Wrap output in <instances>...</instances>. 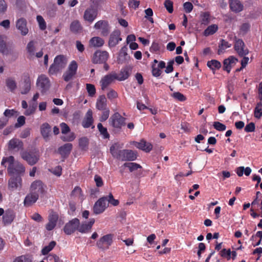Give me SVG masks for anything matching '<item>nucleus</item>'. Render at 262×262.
<instances>
[{
  "label": "nucleus",
  "mask_w": 262,
  "mask_h": 262,
  "mask_svg": "<svg viewBox=\"0 0 262 262\" xmlns=\"http://www.w3.org/2000/svg\"><path fill=\"white\" fill-rule=\"evenodd\" d=\"M97 128L100 135L102 136L103 139H109L110 135L107 132V129L106 127H103L101 123H99L97 124Z\"/></svg>",
  "instance_id": "a18cd8bd"
},
{
  "label": "nucleus",
  "mask_w": 262,
  "mask_h": 262,
  "mask_svg": "<svg viewBox=\"0 0 262 262\" xmlns=\"http://www.w3.org/2000/svg\"><path fill=\"white\" fill-rule=\"evenodd\" d=\"M89 144V140L86 137L81 138L79 140V146L82 149H84L87 147Z\"/></svg>",
  "instance_id": "864d4df0"
},
{
  "label": "nucleus",
  "mask_w": 262,
  "mask_h": 262,
  "mask_svg": "<svg viewBox=\"0 0 262 262\" xmlns=\"http://www.w3.org/2000/svg\"><path fill=\"white\" fill-rule=\"evenodd\" d=\"M21 156L30 165L35 164L39 160V155L31 152H23Z\"/></svg>",
  "instance_id": "dca6fc26"
},
{
  "label": "nucleus",
  "mask_w": 262,
  "mask_h": 262,
  "mask_svg": "<svg viewBox=\"0 0 262 262\" xmlns=\"http://www.w3.org/2000/svg\"><path fill=\"white\" fill-rule=\"evenodd\" d=\"M36 84L41 90V92L43 93L48 90L50 88V80L46 75H41L37 78Z\"/></svg>",
  "instance_id": "ddd939ff"
},
{
  "label": "nucleus",
  "mask_w": 262,
  "mask_h": 262,
  "mask_svg": "<svg viewBox=\"0 0 262 262\" xmlns=\"http://www.w3.org/2000/svg\"><path fill=\"white\" fill-rule=\"evenodd\" d=\"M252 171L251 169L249 167L244 168V166H240L237 168L236 172L238 176L242 177L244 172L246 176H249Z\"/></svg>",
  "instance_id": "ea45409f"
},
{
  "label": "nucleus",
  "mask_w": 262,
  "mask_h": 262,
  "mask_svg": "<svg viewBox=\"0 0 262 262\" xmlns=\"http://www.w3.org/2000/svg\"><path fill=\"white\" fill-rule=\"evenodd\" d=\"M95 219H91L89 222H79V226L78 228V231L81 233H88L91 231L92 226L95 223Z\"/></svg>",
  "instance_id": "a211bd4d"
},
{
  "label": "nucleus",
  "mask_w": 262,
  "mask_h": 262,
  "mask_svg": "<svg viewBox=\"0 0 262 262\" xmlns=\"http://www.w3.org/2000/svg\"><path fill=\"white\" fill-rule=\"evenodd\" d=\"M172 96L176 99L180 101H184L186 99L185 96L180 92L173 93L172 95Z\"/></svg>",
  "instance_id": "bf43d9fd"
},
{
  "label": "nucleus",
  "mask_w": 262,
  "mask_h": 262,
  "mask_svg": "<svg viewBox=\"0 0 262 262\" xmlns=\"http://www.w3.org/2000/svg\"><path fill=\"white\" fill-rule=\"evenodd\" d=\"M51 130V126L48 123H43L40 127L41 134L46 141L49 140Z\"/></svg>",
  "instance_id": "c756f323"
},
{
  "label": "nucleus",
  "mask_w": 262,
  "mask_h": 262,
  "mask_svg": "<svg viewBox=\"0 0 262 262\" xmlns=\"http://www.w3.org/2000/svg\"><path fill=\"white\" fill-rule=\"evenodd\" d=\"M62 69L57 66L55 63L52 64L49 68V72L50 74L53 75L59 72Z\"/></svg>",
  "instance_id": "5fc2aeb1"
},
{
  "label": "nucleus",
  "mask_w": 262,
  "mask_h": 262,
  "mask_svg": "<svg viewBox=\"0 0 262 262\" xmlns=\"http://www.w3.org/2000/svg\"><path fill=\"white\" fill-rule=\"evenodd\" d=\"M117 74L115 72H112L103 77L100 82L101 89L104 90L108 86L112 83L115 80H117Z\"/></svg>",
  "instance_id": "4468645a"
},
{
  "label": "nucleus",
  "mask_w": 262,
  "mask_h": 262,
  "mask_svg": "<svg viewBox=\"0 0 262 262\" xmlns=\"http://www.w3.org/2000/svg\"><path fill=\"white\" fill-rule=\"evenodd\" d=\"M94 28L96 30H101V35L107 36L110 32V26L106 20H99L94 25Z\"/></svg>",
  "instance_id": "9d476101"
},
{
  "label": "nucleus",
  "mask_w": 262,
  "mask_h": 262,
  "mask_svg": "<svg viewBox=\"0 0 262 262\" xmlns=\"http://www.w3.org/2000/svg\"><path fill=\"white\" fill-rule=\"evenodd\" d=\"M130 71V69L128 67H125L122 68L119 75H117V80L119 81H123L126 80L129 76V71Z\"/></svg>",
  "instance_id": "72a5a7b5"
},
{
  "label": "nucleus",
  "mask_w": 262,
  "mask_h": 262,
  "mask_svg": "<svg viewBox=\"0 0 262 262\" xmlns=\"http://www.w3.org/2000/svg\"><path fill=\"white\" fill-rule=\"evenodd\" d=\"M5 38V36L0 35V53L4 55H8L11 53L12 47L6 43Z\"/></svg>",
  "instance_id": "412c9836"
},
{
  "label": "nucleus",
  "mask_w": 262,
  "mask_h": 262,
  "mask_svg": "<svg viewBox=\"0 0 262 262\" xmlns=\"http://www.w3.org/2000/svg\"><path fill=\"white\" fill-rule=\"evenodd\" d=\"M110 150L114 158L122 161H133L137 158L136 151L130 149H118L117 143L112 145Z\"/></svg>",
  "instance_id": "f257e3e1"
},
{
  "label": "nucleus",
  "mask_w": 262,
  "mask_h": 262,
  "mask_svg": "<svg viewBox=\"0 0 262 262\" xmlns=\"http://www.w3.org/2000/svg\"><path fill=\"white\" fill-rule=\"evenodd\" d=\"M231 251L230 249H223L221 250L220 255L223 258H226L228 260L231 259Z\"/></svg>",
  "instance_id": "8fccbe9b"
},
{
  "label": "nucleus",
  "mask_w": 262,
  "mask_h": 262,
  "mask_svg": "<svg viewBox=\"0 0 262 262\" xmlns=\"http://www.w3.org/2000/svg\"><path fill=\"white\" fill-rule=\"evenodd\" d=\"M6 85L11 92H13L17 88L16 82L13 78L6 79Z\"/></svg>",
  "instance_id": "c03bdc74"
},
{
  "label": "nucleus",
  "mask_w": 262,
  "mask_h": 262,
  "mask_svg": "<svg viewBox=\"0 0 262 262\" xmlns=\"http://www.w3.org/2000/svg\"><path fill=\"white\" fill-rule=\"evenodd\" d=\"M23 80L20 93L21 94H26L30 91L31 85V79L28 73L23 74Z\"/></svg>",
  "instance_id": "f3484780"
},
{
  "label": "nucleus",
  "mask_w": 262,
  "mask_h": 262,
  "mask_svg": "<svg viewBox=\"0 0 262 262\" xmlns=\"http://www.w3.org/2000/svg\"><path fill=\"white\" fill-rule=\"evenodd\" d=\"M16 26L17 29L20 31L22 35H26L28 33L27 21L25 18H21L18 19L16 21Z\"/></svg>",
  "instance_id": "bb28decb"
},
{
  "label": "nucleus",
  "mask_w": 262,
  "mask_h": 262,
  "mask_svg": "<svg viewBox=\"0 0 262 262\" xmlns=\"http://www.w3.org/2000/svg\"><path fill=\"white\" fill-rule=\"evenodd\" d=\"M8 163V166L7 171L8 173L11 176H23L25 171V167L22 164L18 161H15L14 158L11 156L8 157H4L2 159L1 164L4 167H6L5 165Z\"/></svg>",
  "instance_id": "f03ea898"
},
{
  "label": "nucleus",
  "mask_w": 262,
  "mask_h": 262,
  "mask_svg": "<svg viewBox=\"0 0 262 262\" xmlns=\"http://www.w3.org/2000/svg\"><path fill=\"white\" fill-rule=\"evenodd\" d=\"M255 125L253 122H250L246 125L244 129L247 133L253 132L255 130Z\"/></svg>",
  "instance_id": "0e129e2a"
},
{
  "label": "nucleus",
  "mask_w": 262,
  "mask_h": 262,
  "mask_svg": "<svg viewBox=\"0 0 262 262\" xmlns=\"http://www.w3.org/2000/svg\"><path fill=\"white\" fill-rule=\"evenodd\" d=\"M46 259L48 260L52 261L54 260V262H63L62 260L61 259L59 256L56 255V254H49L47 257Z\"/></svg>",
  "instance_id": "e2e57ef3"
},
{
  "label": "nucleus",
  "mask_w": 262,
  "mask_h": 262,
  "mask_svg": "<svg viewBox=\"0 0 262 262\" xmlns=\"http://www.w3.org/2000/svg\"><path fill=\"white\" fill-rule=\"evenodd\" d=\"M235 41L234 46V49L237 54L240 57L246 56L249 53V50L246 47L245 44L241 39H237L235 37Z\"/></svg>",
  "instance_id": "1a4fd4ad"
},
{
  "label": "nucleus",
  "mask_w": 262,
  "mask_h": 262,
  "mask_svg": "<svg viewBox=\"0 0 262 262\" xmlns=\"http://www.w3.org/2000/svg\"><path fill=\"white\" fill-rule=\"evenodd\" d=\"M67 62L66 57L63 55H59L55 57L54 63L57 65L59 67L63 69L65 67Z\"/></svg>",
  "instance_id": "f704fd0d"
},
{
  "label": "nucleus",
  "mask_w": 262,
  "mask_h": 262,
  "mask_svg": "<svg viewBox=\"0 0 262 262\" xmlns=\"http://www.w3.org/2000/svg\"><path fill=\"white\" fill-rule=\"evenodd\" d=\"M213 126L215 129L220 132L224 131L226 128V126L225 124L219 121L214 122Z\"/></svg>",
  "instance_id": "603ef678"
},
{
  "label": "nucleus",
  "mask_w": 262,
  "mask_h": 262,
  "mask_svg": "<svg viewBox=\"0 0 262 262\" xmlns=\"http://www.w3.org/2000/svg\"><path fill=\"white\" fill-rule=\"evenodd\" d=\"M162 73V71L158 67H156L154 64L152 66V74L155 77H159Z\"/></svg>",
  "instance_id": "69168bd1"
},
{
  "label": "nucleus",
  "mask_w": 262,
  "mask_h": 262,
  "mask_svg": "<svg viewBox=\"0 0 262 262\" xmlns=\"http://www.w3.org/2000/svg\"><path fill=\"white\" fill-rule=\"evenodd\" d=\"M56 243L55 241L51 242L48 246L44 247L41 250L42 255L48 254L56 246Z\"/></svg>",
  "instance_id": "49530a36"
},
{
  "label": "nucleus",
  "mask_w": 262,
  "mask_h": 262,
  "mask_svg": "<svg viewBox=\"0 0 262 262\" xmlns=\"http://www.w3.org/2000/svg\"><path fill=\"white\" fill-rule=\"evenodd\" d=\"M127 50V48L125 46L123 47L121 49L117 58V62L118 63H123L127 60L128 57Z\"/></svg>",
  "instance_id": "7c9ffc66"
},
{
  "label": "nucleus",
  "mask_w": 262,
  "mask_h": 262,
  "mask_svg": "<svg viewBox=\"0 0 262 262\" xmlns=\"http://www.w3.org/2000/svg\"><path fill=\"white\" fill-rule=\"evenodd\" d=\"M93 112L89 110L86 113L85 117L82 122V125L84 128L90 127L93 123Z\"/></svg>",
  "instance_id": "cd10ccee"
},
{
  "label": "nucleus",
  "mask_w": 262,
  "mask_h": 262,
  "mask_svg": "<svg viewBox=\"0 0 262 262\" xmlns=\"http://www.w3.org/2000/svg\"><path fill=\"white\" fill-rule=\"evenodd\" d=\"M164 6L169 13H171L173 12V3L172 1L170 0H166L164 2Z\"/></svg>",
  "instance_id": "4d7b16f0"
},
{
  "label": "nucleus",
  "mask_w": 262,
  "mask_h": 262,
  "mask_svg": "<svg viewBox=\"0 0 262 262\" xmlns=\"http://www.w3.org/2000/svg\"><path fill=\"white\" fill-rule=\"evenodd\" d=\"M23 143L18 139H12L9 142V148L10 149H14L17 148L19 149L23 148Z\"/></svg>",
  "instance_id": "c9c22d12"
},
{
  "label": "nucleus",
  "mask_w": 262,
  "mask_h": 262,
  "mask_svg": "<svg viewBox=\"0 0 262 262\" xmlns=\"http://www.w3.org/2000/svg\"><path fill=\"white\" fill-rule=\"evenodd\" d=\"M73 145L71 143H66L58 148V153L61 155L63 159L67 158L72 149Z\"/></svg>",
  "instance_id": "b1692460"
},
{
  "label": "nucleus",
  "mask_w": 262,
  "mask_h": 262,
  "mask_svg": "<svg viewBox=\"0 0 262 262\" xmlns=\"http://www.w3.org/2000/svg\"><path fill=\"white\" fill-rule=\"evenodd\" d=\"M125 118L122 117L118 112H116L111 116L109 124L113 128L119 130L125 125Z\"/></svg>",
  "instance_id": "7ed1b4c3"
},
{
  "label": "nucleus",
  "mask_w": 262,
  "mask_h": 262,
  "mask_svg": "<svg viewBox=\"0 0 262 262\" xmlns=\"http://www.w3.org/2000/svg\"><path fill=\"white\" fill-rule=\"evenodd\" d=\"M238 61L237 58L233 56H230L228 58L224 60L223 69L227 73H230L232 66Z\"/></svg>",
  "instance_id": "393cba45"
},
{
  "label": "nucleus",
  "mask_w": 262,
  "mask_h": 262,
  "mask_svg": "<svg viewBox=\"0 0 262 262\" xmlns=\"http://www.w3.org/2000/svg\"><path fill=\"white\" fill-rule=\"evenodd\" d=\"M71 195L77 196L79 198H81L82 196L81 188L78 186L75 187L71 192Z\"/></svg>",
  "instance_id": "13d9d810"
},
{
  "label": "nucleus",
  "mask_w": 262,
  "mask_h": 262,
  "mask_svg": "<svg viewBox=\"0 0 262 262\" xmlns=\"http://www.w3.org/2000/svg\"><path fill=\"white\" fill-rule=\"evenodd\" d=\"M86 88L89 96L92 97L96 93V89L95 86L92 84H86Z\"/></svg>",
  "instance_id": "6e6d98bb"
},
{
  "label": "nucleus",
  "mask_w": 262,
  "mask_h": 262,
  "mask_svg": "<svg viewBox=\"0 0 262 262\" xmlns=\"http://www.w3.org/2000/svg\"><path fill=\"white\" fill-rule=\"evenodd\" d=\"M47 186L40 180H35L33 181L30 187V191L39 195H43L46 192Z\"/></svg>",
  "instance_id": "20e7f679"
},
{
  "label": "nucleus",
  "mask_w": 262,
  "mask_h": 262,
  "mask_svg": "<svg viewBox=\"0 0 262 262\" xmlns=\"http://www.w3.org/2000/svg\"><path fill=\"white\" fill-rule=\"evenodd\" d=\"M123 166L125 167L128 168L129 171L131 172L137 170L139 168H142V166L139 164L134 162H126L124 163Z\"/></svg>",
  "instance_id": "37998d69"
},
{
  "label": "nucleus",
  "mask_w": 262,
  "mask_h": 262,
  "mask_svg": "<svg viewBox=\"0 0 262 262\" xmlns=\"http://www.w3.org/2000/svg\"><path fill=\"white\" fill-rule=\"evenodd\" d=\"M102 111V114L99 118V120L101 122H103L106 120L108 119L110 115V110L108 108H106Z\"/></svg>",
  "instance_id": "052dcab7"
},
{
  "label": "nucleus",
  "mask_w": 262,
  "mask_h": 262,
  "mask_svg": "<svg viewBox=\"0 0 262 262\" xmlns=\"http://www.w3.org/2000/svg\"><path fill=\"white\" fill-rule=\"evenodd\" d=\"M32 256L27 254L16 257L13 262H33Z\"/></svg>",
  "instance_id": "58836bf2"
},
{
  "label": "nucleus",
  "mask_w": 262,
  "mask_h": 262,
  "mask_svg": "<svg viewBox=\"0 0 262 262\" xmlns=\"http://www.w3.org/2000/svg\"><path fill=\"white\" fill-rule=\"evenodd\" d=\"M98 11L97 9L91 7L87 8L84 13L83 18L86 21L92 23L97 17Z\"/></svg>",
  "instance_id": "aec40b11"
},
{
  "label": "nucleus",
  "mask_w": 262,
  "mask_h": 262,
  "mask_svg": "<svg viewBox=\"0 0 262 262\" xmlns=\"http://www.w3.org/2000/svg\"><path fill=\"white\" fill-rule=\"evenodd\" d=\"M36 20L38 23L39 29L41 30H45L47 28L46 23L41 15H37Z\"/></svg>",
  "instance_id": "09e8293b"
},
{
  "label": "nucleus",
  "mask_w": 262,
  "mask_h": 262,
  "mask_svg": "<svg viewBox=\"0 0 262 262\" xmlns=\"http://www.w3.org/2000/svg\"><path fill=\"white\" fill-rule=\"evenodd\" d=\"M230 9L234 12L238 13L243 10L244 6L239 0H229Z\"/></svg>",
  "instance_id": "c85d7f7f"
},
{
  "label": "nucleus",
  "mask_w": 262,
  "mask_h": 262,
  "mask_svg": "<svg viewBox=\"0 0 262 262\" xmlns=\"http://www.w3.org/2000/svg\"><path fill=\"white\" fill-rule=\"evenodd\" d=\"M109 57V54L105 51H97L93 57L92 61L94 63H103L106 62Z\"/></svg>",
  "instance_id": "9b49d317"
},
{
  "label": "nucleus",
  "mask_w": 262,
  "mask_h": 262,
  "mask_svg": "<svg viewBox=\"0 0 262 262\" xmlns=\"http://www.w3.org/2000/svg\"><path fill=\"white\" fill-rule=\"evenodd\" d=\"M106 98L104 95L100 96L96 102V108L99 110L106 109Z\"/></svg>",
  "instance_id": "2f4dec72"
},
{
  "label": "nucleus",
  "mask_w": 262,
  "mask_h": 262,
  "mask_svg": "<svg viewBox=\"0 0 262 262\" xmlns=\"http://www.w3.org/2000/svg\"><path fill=\"white\" fill-rule=\"evenodd\" d=\"M58 214L54 211L51 212L48 216V223L46 225V229L48 231L52 230L56 226L58 220Z\"/></svg>",
  "instance_id": "6ab92c4d"
},
{
  "label": "nucleus",
  "mask_w": 262,
  "mask_h": 262,
  "mask_svg": "<svg viewBox=\"0 0 262 262\" xmlns=\"http://www.w3.org/2000/svg\"><path fill=\"white\" fill-rule=\"evenodd\" d=\"M22 185L23 180L20 176H12L8 181V188L10 191L21 189Z\"/></svg>",
  "instance_id": "0eeeda50"
},
{
  "label": "nucleus",
  "mask_w": 262,
  "mask_h": 262,
  "mask_svg": "<svg viewBox=\"0 0 262 262\" xmlns=\"http://www.w3.org/2000/svg\"><path fill=\"white\" fill-rule=\"evenodd\" d=\"M231 45L229 43L228 41H226L225 39H221L220 43L219 45L217 54L219 55L223 54L226 49L231 47Z\"/></svg>",
  "instance_id": "e433bc0d"
},
{
  "label": "nucleus",
  "mask_w": 262,
  "mask_h": 262,
  "mask_svg": "<svg viewBox=\"0 0 262 262\" xmlns=\"http://www.w3.org/2000/svg\"><path fill=\"white\" fill-rule=\"evenodd\" d=\"M183 8L185 12L187 13H189L192 11L193 6L191 3L187 2L184 3Z\"/></svg>",
  "instance_id": "680f3d73"
},
{
  "label": "nucleus",
  "mask_w": 262,
  "mask_h": 262,
  "mask_svg": "<svg viewBox=\"0 0 262 262\" xmlns=\"http://www.w3.org/2000/svg\"><path fill=\"white\" fill-rule=\"evenodd\" d=\"M104 43V40L100 37H93L89 41L90 47H101Z\"/></svg>",
  "instance_id": "473e14b6"
},
{
  "label": "nucleus",
  "mask_w": 262,
  "mask_h": 262,
  "mask_svg": "<svg viewBox=\"0 0 262 262\" xmlns=\"http://www.w3.org/2000/svg\"><path fill=\"white\" fill-rule=\"evenodd\" d=\"M121 32L119 30H115L111 34L108 45L110 48L115 47L118 44L119 42L122 40V38L120 36Z\"/></svg>",
  "instance_id": "2eb2a0df"
},
{
  "label": "nucleus",
  "mask_w": 262,
  "mask_h": 262,
  "mask_svg": "<svg viewBox=\"0 0 262 262\" xmlns=\"http://www.w3.org/2000/svg\"><path fill=\"white\" fill-rule=\"evenodd\" d=\"M134 145L137 148L146 152H149L152 148V145L144 139L141 140L140 142H134Z\"/></svg>",
  "instance_id": "5701e85b"
},
{
  "label": "nucleus",
  "mask_w": 262,
  "mask_h": 262,
  "mask_svg": "<svg viewBox=\"0 0 262 262\" xmlns=\"http://www.w3.org/2000/svg\"><path fill=\"white\" fill-rule=\"evenodd\" d=\"M75 138V136L74 133H70L69 135L61 137V139L63 141L70 142L73 141Z\"/></svg>",
  "instance_id": "338daca9"
},
{
  "label": "nucleus",
  "mask_w": 262,
  "mask_h": 262,
  "mask_svg": "<svg viewBox=\"0 0 262 262\" xmlns=\"http://www.w3.org/2000/svg\"><path fill=\"white\" fill-rule=\"evenodd\" d=\"M15 214L11 209H8L5 211L2 217V223L4 226L10 225L14 221Z\"/></svg>",
  "instance_id": "4be33fe9"
},
{
  "label": "nucleus",
  "mask_w": 262,
  "mask_h": 262,
  "mask_svg": "<svg viewBox=\"0 0 262 262\" xmlns=\"http://www.w3.org/2000/svg\"><path fill=\"white\" fill-rule=\"evenodd\" d=\"M107 206L106 198H101L95 202L93 208V212L95 214L102 213Z\"/></svg>",
  "instance_id": "f8f14e48"
},
{
  "label": "nucleus",
  "mask_w": 262,
  "mask_h": 262,
  "mask_svg": "<svg viewBox=\"0 0 262 262\" xmlns=\"http://www.w3.org/2000/svg\"><path fill=\"white\" fill-rule=\"evenodd\" d=\"M107 97L110 100H112L118 97V94L115 90L110 89L107 94Z\"/></svg>",
  "instance_id": "774afa93"
},
{
  "label": "nucleus",
  "mask_w": 262,
  "mask_h": 262,
  "mask_svg": "<svg viewBox=\"0 0 262 262\" xmlns=\"http://www.w3.org/2000/svg\"><path fill=\"white\" fill-rule=\"evenodd\" d=\"M114 235L112 234H108L101 237L96 243L98 248L101 250H106L109 248L113 243Z\"/></svg>",
  "instance_id": "423d86ee"
},
{
  "label": "nucleus",
  "mask_w": 262,
  "mask_h": 262,
  "mask_svg": "<svg viewBox=\"0 0 262 262\" xmlns=\"http://www.w3.org/2000/svg\"><path fill=\"white\" fill-rule=\"evenodd\" d=\"M254 116L256 118L260 119L262 116V102L257 103L254 111Z\"/></svg>",
  "instance_id": "de8ad7c7"
},
{
  "label": "nucleus",
  "mask_w": 262,
  "mask_h": 262,
  "mask_svg": "<svg viewBox=\"0 0 262 262\" xmlns=\"http://www.w3.org/2000/svg\"><path fill=\"white\" fill-rule=\"evenodd\" d=\"M38 198L39 196L37 194H35L30 191L24 199V205L26 207H30L35 203Z\"/></svg>",
  "instance_id": "a878e982"
},
{
  "label": "nucleus",
  "mask_w": 262,
  "mask_h": 262,
  "mask_svg": "<svg viewBox=\"0 0 262 262\" xmlns=\"http://www.w3.org/2000/svg\"><path fill=\"white\" fill-rule=\"evenodd\" d=\"M78 226H79V220L77 218L73 219L66 224L63 231L67 235H71L76 231H78Z\"/></svg>",
  "instance_id": "6e6552de"
},
{
  "label": "nucleus",
  "mask_w": 262,
  "mask_h": 262,
  "mask_svg": "<svg viewBox=\"0 0 262 262\" xmlns=\"http://www.w3.org/2000/svg\"><path fill=\"white\" fill-rule=\"evenodd\" d=\"M207 65L212 71L219 70L221 68V62L215 59L208 61L207 62Z\"/></svg>",
  "instance_id": "79ce46f5"
},
{
  "label": "nucleus",
  "mask_w": 262,
  "mask_h": 262,
  "mask_svg": "<svg viewBox=\"0 0 262 262\" xmlns=\"http://www.w3.org/2000/svg\"><path fill=\"white\" fill-rule=\"evenodd\" d=\"M218 30V26L215 25H211L209 26L204 31V35L208 36L214 34Z\"/></svg>",
  "instance_id": "a19ab883"
},
{
  "label": "nucleus",
  "mask_w": 262,
  "mask_h": 262,
  "mask_svg": "<svg viewBox=\"0 0 262 262\" xmlns=\"http://www.w3.org/2000/svg\"><path fill=\"white\" fill-rule=\"evenodd\" d=\"M201 24L207 25L210 21V14L208 12H204L201 15Z\"/></svg>",
  "instance_id": "3c124183"
},
{
  "label": "nucleus",
  "mask_w": 262,
  "mask_h": 262,
  "mask_svg": "<svg viewBox=\"0 0 262 262\" xmlns=\"http://www.w3.org/2000/svg\"><path fill=\"white\" fill-rule=\"evenodd\" d=\"M70 29L72 33L77 34L81 31L82 27L78 20H74L71 23Z\"/></svg>",
  "instance_id": "4c0bfd02"
},
{
  "label": "nucleus",
  "mask_w": 262,
  "mask_h": 262,
  "mask_svg": "<svg viewBox=\"0 0 262 262\" xmlns=\"http://www.w3.org/2000/svg\"><path fill=\"white\" fill-rule=\"evenodd\" d=\"M78 69V64L75 60H72L69 64L67 70L63 73L62 78L63 80L68 82L72 80L76 74Z\"/></svg>",
  "instance_id": "39448f33"
}]
</instances>
